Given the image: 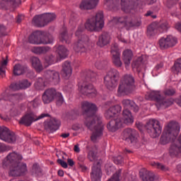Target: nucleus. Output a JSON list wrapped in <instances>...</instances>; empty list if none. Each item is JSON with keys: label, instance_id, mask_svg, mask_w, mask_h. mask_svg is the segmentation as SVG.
<instances>
[{"label": "nucleus", "instance_id": "obj_33", "mask_svg": "<svg viewBox=\"0 0 181 181\" xmlns=\"http://www.w3.org/2000/svg\"><path fill=\"white\" fill-rule=\"evenodd\" d=\"M123 107L133 110L134 112L139 111V107L132 100L124 99L122 101Z\"/></svg>", "mask_w": 181, "mask_h": 181}, {"label": "nucleus", "instance_id": "obj_48", "mask_svg": "<svg viewBox=\"0 0 181 181\" xmlns=\"http://www.w3.org/2000/svg\"><path fill=\"white\" fill-rule=\"evenodd\" d=\"M45 86H46V83H45V81H43V78H39L35 83V87L37 90H43Z\"/></svg>", "mask_w": 181, "mask_h": 181}, {"label": "nucleus", "instance_id": "obj_29", "mask_svg": "<svg viewBox=\"0 0 181 181\" xmlns=\"http://www.w3.org/2000/svg\"><path fill=\"white\" fill-rule=\"evenodd\" d=\"M139 175L143 181H155V174L146 169H141L139 171Z\"/></svg>", "mask_w": 181, "mask_h": 181}, {"label": "nucleus", "instance_id": "obj_46", "mask_svg": "<svg viewBox=\"0 0 181 181\" xmlns=\"http://www.w3.org/2000/svg\"><path fill=\"white\" fill-rule=\"evenodd\" d=\"M42 16L44 17L45 25H47L49 22H52V21H54V19H56V14L54 13H47L42 14Z\"/></svg>", "mask_w": 181, "mask_h": 181}, {"label": "nucleus", "instance_id": "obj_43", "mask_svg": "<svg viewBox=\"0 0 181 181\" xmlns=\"http://www.w3.org/2000/svg\"><path fill=\"white\" fill-rule=\"evenodd\" d=\"M25 73V66L17 64L13 67V74L14 76H21Z\"/></svg>", "mask_w": 181, "mask_h": 181}, {"label": "nucleus", "instance_id": "obj_52", "mask_svg": "<svg viewBox=\"0 0 181 181\" xmlns=\"http://www.w3.org/2000/svg\"><path fill=\"white\" fill-rule=\"evenodd\" d=\"M42 35L41 37V40H43V39H45V40H50L51 39V42H48L47 45H50V43H53V36H52V35L49 34L48 33H45V32H42Z\"/></svg>", "mask_w": 181, "mask_h": 181}, {"label": "nucleus", "instance_id": "obj_32", "mask_svg": "<svg viewBox=\"0 0 181 181\" xmlns=\"http://www.w3.org/2000/svg\"><path fill=\"white\" fill-rule=\"evenodd\" d=\"M134 57V54L131 49H125L122 52V60L126 67H128L131 64V61Z\"/></svg>", "mask_w": 181, "mask_h": 181}, {"label": "nucleus", "instance_id": "obj_63", "mask_svg": "<svg viewBox=\"0 0 181 181\" xmlns=\"http://www.w3.org/2000/svg\"><path fill=\"white\" fill-rule=\"evenodd\" d=\"M179 0H168L167 1V6L168 8H172L175 4H176Z\"/></svg>", "mask_w": 181, "mask_h": 181}, {"label": "nucleus", "instance_id": "obj_20", "mask_svg": "<svg viewBox=\"0 0 181 181\" xmlns=\"http://www.w3.org/2000/svg\"><path fill=\"white\" fill-rule=\"evenodd\" d=\"M121 110H122V107L119 105H113L105 112V117L107 119H111V118H114L115 115H118V114L121 113Z\"/></svg>", "mask_w": 181, "mask_h": 181}, {"label": "nucleus", "instance_id": "obj_8", "mask_svg": "<svg viewBox=\"0 0 181 181\" xmlns=\"http://www.w3.org/2000/svg\"><path fill=\"white\" fill-rule=\"evenodd\" d=\"M8 176L10 177H19L28 172V166L24 163L8 165Z\"/></svg>", "mask_w": 181, "mask_h": 181}, {"label": "nucleus", "instance_id": "obj_10", "mask_svg": "<svg viewBox=\"0 0 181 181\" xmlns=\"http://www.w3.org/2000/svg\"><path fill=\"white\" fill-rule=\"evenodd\" d=\"M45 117H50V115L42 113L37 117L35 113H28L21 119L19 124L25 125V127H30L33 122H35L38 119H42V118H45Z\"/></svg>", "mask_w": 181, "mask_h": 181}, {"label": "nucleus", "instance_id": "obj_58", "mask_svg": "<svg viewBox=\"0 0 181 181\" xmlns=\"http://www.w3.org/2000/svg\"><path fill=\"white\" fill-rule=\"evenodd\" d=\"M95 67H97V69H103V67L107 66V62L105 61H98L95 62Z\"/></svg>", "mask_w": 181, "mask_h": 181}, {"label": "nucleus", "instance_id": "obj_14", "mask_svg": "<svg viewBox=\"0 0 181 181\" xmlns=\"http://www.w3.org/2000/svg\"><path fill=\"white\" fill-rule=\"evenodd\" d=\"M78 90L83 95H92V97L97 95V90H95L94 86L88 82H83L82 84H79Z\"/></svg>", "mask_w": 181, "mask_h": 181}, {"label": "nucleus", "instance_id": "obj_19", "mask_svg": "<svg viewBox=\"0 0 181 181\" xmlns=\"http://www.w3.org/2000/svg\"><path fill=\"white\" fill-rule=\"evenodd\" d=\"M100 0H82L79 4V8L81 11H91L94 9L98 5Z\"/></svg>", "mask_w": 181, "mask_h": 181}, {"label": "nucleus", "instance_id": "obj_60", "mask_svg": "<svg viewBox=\"0 0 181 181\" xmlns=\"http://www.w3.org/2000/svg\"><path fill=\"white\" fill-rule=\"evenodd\" d=\"M33 108H37L40 105V99L39 98H35L33 101L30 102Z\"/></svg>", "mask_w": 181, "mask_h": 181}, {"label": "nucleus", "instance_id": "obj_24", "mask_svg": "<svg viewBox=\"0 0 181 181\" xmlns=\"http://www.w3.org/2000/svg\"><path fill=\"white\" fill-rule=\"evenodd\" d=\"M32 86V82L28 81V79H23L20 81L18 83H12L10 88L13 91H17L18 90H26Z\"/></svg>", "mask_w": 181, "mask_h": 181}, {"label": "nucleus", "instance_id": "obj_37", "mask_svg": "<svg viewBox=\"0 0 181 181\" xmlns=\"http://www.w3.org/2000/svg\"><path fill=\"white\" fill-rule=\"evenodd\" d=\"M54 48L60 59H66L69 56V50L64 45L55 46Z\"/></svg>", "mask_w": 181, "mask_h": 181}, {"label": "nucleus", "instance_id": "obj_31", "mask_svg": "<svg viewBox=\"0 0 181 181\" xmlns=\"http://www.w3.org/2000/svg\"><path fill=\"white\" fill-rule=\"evenodd\" d=\"M162 95H160V92L152 90L147 92L145 95L146 100H150L151 101H156L157 104L160 100Z\"/></svg>", "mask_w": 181, "mask_h": 181}, {"label": "nucleus", "instance_id": "obj_28", "mask_svg": "<svg viewBox=\"0 0 181 181\" xmlns=\"http://www.w3.org/2000/svg\"><path fill=\"white\" fill-rule=\"evenodd\" d=\"M169 153L172 158H176L181 154V144L177 141L173 143L169 148Z\"/></svg>", "mask_w": 181, "mask_h": 181}, {"label": "nucleus", "instance_id": "obj_5", "mask_svg": "<svg viewBox=\"0 0 181 181\" xmlns=\"http://www.w3.org/2000/svg\"><path fill=\"white\" fill-rule=\"evenodd\" d=\"M119 80V72L117 69H111L109 71L104 78V83L107 90L112 91L118 86Z\"/></svg>", "mask_w": 181, "mask_h": 181}, {"label": "nucleus", "instance_id": "obj_54", "mask_svg": "<svg viewBox=\"0 0 181 181\" xmlns=\"http://www.w3.org/2000/svg\"><path fill=\"white\" fill-rule=\"evenodd\" d=\"M83 30H84V28L83 27H78L77 30L75 33V35L76 37H78V40L81 39L83 40V36H86V35H83Z\"/></svg>", "mask_w": 181, "mask_h": 181}, {"label": "nucleus", "instance_id": "obj_42", "mask_svg": "<svg viewBox=\"0 0 181 181\" xmlns=\"http://www.w3.org/2000/svg\"><path fill=\"white\" fill-rule=\"evenodd\" d=\"M60 37L62 42H65L68 44L70 43V39H71V36L67 34V28L66 27L62 28Z\"/></svg>", "mask_w": 181, "mask_h": 181}, {"label": "nucleus", "instance_id": "obj_45", "mask_svg": "<svg viewBox=\"0 0 181 181\" xmlns=\"http://www.w3.org/2000/svg\"><path fill=\"white\" fill-rule=\"evenodd\" d=\"M172 71L174 74H179V73H181V59H178L175 62L172 67Z\"/></svg>", "mask_w": 181, "mask_h": 181}, {"label": "nucleus", "instance_id": "obj_55", "mask_svg": "<svg viewBox=\"0 0 181 181\" xmlns=\"http://www.w3.org/2000/svg\"><path fill=\"white\" fill-rule=\"evenodd\" d=\"M55 98H57V105H58V107H60L61 105H62L63 103H64L63 95H62V93L59 92L57 93V96L55 97Z\"/></svg>", "mask_w": 181, "mask_h": 181}, {"label": "nucleus", "instance_id": "obj_44", "mask_svg": "<svg viewBox=\"0 0 181 181\" xmlns=\"http://www.w3.org/2000/svg\"><path fill=\"white\" fill-rule=\"evenodd\" d=\"M151 166H153L156 169H158V170H162V172H168L169 170V167L158 162L151 163Z\"/></svg>", "mask_w": 181, "mask_h": 181}, {"label": "nucleus", "instance_id": "obj_56", "mask_svg": "<svg viewBox=\"0 0 181 181\" xmlns=\"http://www.w3.org/2000/svg\"><path fill=\"white\" fill-rule=\"evenodd\" d=\"M119 176H121V170L117 171L112 177L107 181H119Z\"/></svg>", "mask_w": 181, "mask_h": 181}, {"label": "nucleus", "instance_id": "obj_51", "mask_svg": "<svg viewBox=\"0 0 181 181\" xmlns=\"http://www.w3.org/2000/svg\"><path fill=\"white\" fill-rule=\"evenodd\" d=\"M8 64V61L6 59L4 60L1 63L0 66V77L2 78L5 77V66Z\"/></svg>", "mask_w": 181, "mask_h": 181}, {"label": "nucleus", "instance_id": "obj_15", "mask_svg": "<svg viewBox=\"0 0 181 181\" xmlns=\"http://www.w3.org/2000/svg\"><path fill=\"white\" fill-rule=\"evenodd\" d=\"M45 78L47 83L57 86L60 83V74L54 70H47L45 71Z\"/></svg>", "mask_w": 181, "mask_h": 181}, {"label": "nucleus", "instance_id": "obj_16", "mask_svg": "<svg viewBox=\"0 0 181 181\" xmlns=\"http://www.w3.org/2000/svg\"><path fill=\"white\" fill-rule=\"evenodd\" d=\"M158 43L160 49H169V47H173L177 45V38L173 37V35H168L165 38L162 37Z\"/></svg>", "mask_w": 181, "mask_h": 181}, {"label": "nucleus", "instance_id": "obj_3", "mask_svg": "<svg viewBox=\"0 0 181 181\" xmlns=\"http://www.w3.org/2000/svg\"><path fill=\"white\" fill-rule=\"evenodd\" d=\"M180 132V125L176 122H170L165 127L160 141L163 145L173 141Z\"/></svg>", "mask_w": 181, "mask_h": 181}, {"label": "nucleus", "instance_id": "obj_49", "mask_svg": "<svg viewBox=\"0 0 181 181\" xmlns=\"http://www.w3.org/2000/svg\"><path fill=\"white\" fill-rule=\"evenodd\" d=\"M88 159L90 160V162H93L97 159V151L95 148H92L90 150L88 153Z\"/></svg>", "mask_w": 181, "mask_h": 181}, {"label": "nucleus", "instance_id": "obj_62", "mask_svg": "<svg viewBox=\"0 0 181 181\" xmlns=\"http://www.w3.org/2000/svg\"><path fill=\"white\" fill-rule=\"evenodd\" d=\"M57 163H59V165H61V166L62 168H64V169H67V163H66L64 160H62V159H58L57 160Z\"/></svg>", "mask_w": 181, "mask_h": 181}, {"label": "nucleus", "instance_id": "obj_17", "mask_svg": "<svg viewBox=\"0 0 181 181\" xmlns=\"http://www.w3.org/2000/svg\"><path fill=\"white\" fill-rule=\"evenodd\" d=\"M57 93L58 92L56 91V89L53 88L45 90L42 95V100L44 104H50V103L56 98Z\"/></svg>", "mask_w": 181, "mask_h": 181}, {"label": "nucleus", "instance_id": "obj_2", "mask_svg": "<svg viewBox=\"0 0 181 181\" xmlns=\"http://www.w3.org/2000/svg\"><path fill=\"white\" fill-rule=\"evenodd\" d=\"M135 90V78L131 74H126L121 80L117 88V95H128Z\"/></svg>", "mask_w": 181, "mask_h": 181}, {"label": "nucleus", "instance_id": "obj_30", "mask_svg": "<svg viewBox=\"0 0 181 181\" xmlns=\"http://www.w3.org/2000/svg\"><path fill=\"white\" fill-rule=\"evenodd\" d=\"M123 119L122 121L124 124L127 125H129L131 124H134V116H132V113L128 109H124L122 112Z\"/></svg>", "mask_w": 181, "mask_h": 181}, {"label": "nucleus", "instance_id": "obj_18", "mask_svg": "<svg viewBox=\"0 0 181 181\" xmlns=\"http://www.w3.org/2000/svg\"><path fill=\"white\" fill-rule=\"evenodd\" d=\"M103 176V171L101 170V164L98 162L94 164L92 168V172L90 173V179L92 181H101Z\"/></svg>", "mask_w": 181, "mask_h": 181}, {"label": "nucleus", "instance_id": "obj_57", "mask_svg": "<svg viewBox=\"0 0 181 181\" xmlns=\"http://www.w3.org/2000/svg\"><path fill=\"white\" fill-rule=\"evenodd\" d=\"M141 66H144V64L142 63V59L141 58H139L137 61H135L132 64V66L134 69H137V70L139 69V67H141Z\"/></svg>", "mask_w": 181, "mask_h": 181}, {"label": "nucleus", "instance_id": "obj_1", "mask_svg": "<svg viewBox=\"0 0 181 181\" xmlns=\"http://www.w3.org/2000/svg\"><path fill=\"white\" fill-rule=\"evenodd\" d=\"M81 109L85 117L84 124L88 129L93 131L91 141L97 142V139L103 136V131H104V124L101 121V118L95 115L97 112V106L94 104L84 101L81 103Z\"/></svg>", "mask_w": 181, "mask_h": 181}, {"label": "nucleus", "instance_id": "obj_9", "mask_svg": "<svg viewBox=\"0 0 181 181\" xmlns=\"http://www.w3.org/2000/svg\"><path fill=\"white\" fill-rule=\"evenodd\" d=\"M23 158L22 155L15 151L8 153L6 157L4 159L2 165L3 168H8L12 165H18V163H21Z\"/></svg>", "mask_w": 181, "mask_h": 181}, {"label": "nucleus", "instance_id": "obj_61", "mask_svg": "<svg viewBox=\"0 0 181 181\" xmlns=\"http://www.w3.org/2000/svg\"><path fill=\"white\" fill-rule=\"evenodd\" d=\"M114 162L116 165H121L124 162V158H122V156H119L115 158Z\"/></svg>", "mask_w": 181, "mask_h": 181}, {"label": "nucleus", "instance_id": "obj_13", "mask_svg": "<svg viewBox=\"0 0 181 181\" xmlns=\"http://www.w3.org/2000/svg\"><path fill=\"white\" fill-rule=\"evenodd\" d=\"M138 132L136 130L132 128H127L122 132V139L129 144H136L138 141V139L136 138Z\"/></svg>", "mask_w": 181, "mask_h": 181}, {"label": "nucleus", "instance_id": "obj_36", "mask_svg": "<svg viewBox=\"0 0 181 181\" xmlns=\"http://www.w3.org/2000/svg\"><path fill=\"white\" fill-rule=\"evenodd\" d=\"M33 23L37 28H43L44 26H46V22L45 21L43 14L35 16L33 19Z\"/></svg>", "mask_w": 181, "mask_h": 181}, {"label": "nucleus", "instance_id": "obj_41", "mask_svg": "<svg viewBox=\"0 0 181 181\" xmlns=\"http://www.w3.org/2000/svg\"><path fill=\"white\" fill-rule=\"evenodd\" d=\"M104 5L109 11H112L118 6L117 0H105Z\"/></svg>", "mask_w": 181, "mask_h": 181}, {"label": "nucleus", "instance_id": "obj_59", "mask_svg": "<svg viewBox=\"0 0 181 181\" xmlns=\"http://www.w3.org/2000/svg\"><path fill=\"white\" fill-rule=\"evenodd\" d=\"M11 146L0 143V152H8V151H11Z\"/></svg>", "mask_w": 181, "mask_h": 181}, {"label": "nucleus", "instance_id": "obj_6", "mask_svg": "<svg viewBox=\"0 0 181 181\" xmlns=\"http://www.w3.org/2000/svg\"><path fill=\"white\" fill-rule=\"evenodd\" d=\"M146 132L151 138H158L162 134V127L159 121L151 119L145 125Z\"/></svg>", "mask_w": 181, "mask_h": 181}, {"label": "nucleus", "instance_id": "obj_39", "mask_svg": "<svg viewBox=\"0 0 181 181\" xmlns=\"http://www.w3.org/2000/svg\"><path fill=\"white\" fill-rule=\"evenodd\" d=\"M49 50V47H34L32 49L33 53H35V54H45Z\"/></svg>", "mask_w": 181, "mask_h": 181}, {"label": "nucleus", "instance_id": "obj_7", "mask_svg": "<svg viewBox=\"0 0 181 181\" xmlns=\"http://www.w3.org/2000/svg\"><path fill=\"white\" fill-rule=\"evenodd\" d=\"M117 22L121 23L124 28H125L127 30H129L131 28H135L138 26H141V19L136 18L134 16H124L118 18Z\"/></svg>", "mask_w": 181, "mask_h": 181}, {"label": "nucleus", "instance_id": "obj_50", "mask_svg": "<svg viewBox=\"0 0 181 181\" xmlns=\"http://www.w3.org/2000/svg\"><path fill=\"white\" fill-rule=\"evenodd\" d=\"M45 62L48 64H53L54 63H57V58H56L54 55L51 54L45 57Z\"/></svg>", "mask_w": 181, "mask_h": 181}, {"label": "nucleus", "instance_id": "obj_25", "mask_svg": "<svg viewBox=\"0 0 181 181\" xmlns=\"http://www.w3.org/2000/svg\"><path fill=\"white\" fill-rule=\"evenodd\" d=\"M111 42V36L108 33H103L98 37V40L97 42V45L99 47H104L107 45H110Z\"/></svg>", "mask_w": 181, "mask_h": 181}, {"label": "nucleus", "instance_id": "obj_47", "mask_svg": "<svg viewBox=\"0 0 181 181\" xmlns=\"http://www.w3.org/2000/svg\"><path fill=\"white\" fill-rule=\"evenodd\" d=\"M32 172L34 176H42L43 175V173L42 172V168H40V165L36 163L33 165Z\"/></svg>", "mask_w": 181, "mask_h": 181}, {"label": "nucleus", "instance_id": "obj_27", "mask_svg": "<svg viewBox=\"0 0 181 181\" xmlns=\"http://www.w3.org/2000/svg\"><path fill=\"white\" fill-rule=\"evenodd\" d=\"M122 11L126 13H129L135 8V1L138 0H121Z\"/></svg>", "mask_w": 181, "mask_h": 181}, {"label": "nucleus", "instance_id": "obj_64", "mask_svg": "<svg viewBox=\"0 0 181 181\" xmlns=\"http://www.w3.org/2000/svg\"><path fill=\"white\" fill-rule=\"evenodd\" d=\"M67 163H68V165H69V166H71V167H73V165H75L74 161L73 159H71V158H68V159H67Z\"/></svg>", "mask_w": 181, "mask_h": 181}, {"label": "nucleus", "instance_id": "obj_4", "mask_svg": "<svg viewBox=\"0 0 181 181\" xmlns=\"http://www.w3.org/2000/svg\"><path fill=\"white\" fill-rule=\"evenodd\" d=\"M104 14L103 11L96 13L95 17L89 18L85 23V28L90 32H100L104 28Z\"/></svg>", "mask_w": 181, "mask_h": 181}, {"label": "nucleus", "instance_id": "obj_40", "mask_svg": "<svg viewBox=\"0 0 181 181\" xmlns=\"http://www.w3.org/2000/svg\"><path fill=\"white\" fill-rule=\"evenodd\" d=\"M157 105H160V107H163V108H168V107H170V105H173V99H162V98L160 99V101H158Z\"/></svg>", "mask_w": 181, "mask_h": 181}, {"label": "nucleus", "instance_id": "obj_22", "mask_svg": "<svg viewBox=\"0 0 181 181\" xmlns=\"http://www.w3.org/2000/svg\"><path fill=\"white\" fill-rule=\"evenodd\" d=\"M61 124L60 120L52 118L45 124V128L47 131H49L52 133L56 132V131L60 128Z\"/></svg>", "mask_w": 181, "mask_h": 181}, {"label": "nucleus", "instance_id": "obj_21", "mask_svg": "<svg viewBox=\"0 0 181 181\" xmlns=\"http://www.w3.org/2000/svg\"><path fill=\"white\" fill-rule=\"evenodd\" d=\"M83 40L79 39L78 42H76L74 45V49L77 53L81 52L83 53L86 52V46H84L88 42V36L83 35Z\"/></svg>", "mask_w": 181, "mask_h": 181}, {"label": "nucleus", "instance_id": "obj_23", "mask_svg": "<svg viewBox=\"0 0 181 181\" xmlns=\"http://www.w3.org/2000/svg\"><path fill=\"white\" fill-rule=\"evenodd\" d=\"M122 125V119H121L120 117H117L115 119L110 120L107 125V128L108 131H110V132H115V131L119 129V128H121Z\"/></svg>", "mask_w": 181, "mask_h": 181}, {"label": "nucleus", "instance_id": "obj_11", "mask_svg": "<svg viewBox=\"0 0 181 181\" xmlns=\"http://www.w3.org/2000/svg\"><path fill=\"white\" fill-rule=\"evenodd\" d=\"M0 139L7 144H15L16 142V134L11 132L8 127H0Z\"/></svg>", "mask_w": 181, "mask_h": 181}, {"label": "nucleus", "instance_id": "obj_34", "mask_svg": "<svg viewBox=\"0 0 181 181\" xmlns=\"http://www.w3.org/2000/svg\"><path fill=\"white\" fill-rule=\"evenodd\" d=\"M73 73V69H71V64L69 62H65L62 65V76L65 78H69Z\"/></svg>", "mask_w": 181, "mask_h": 181}, {"label": "nucleus", "instance_id": "obj_38", "mask_svg": "<svg viewBox=\"0 0 181 181\" xmlns=\"http://www.w3.org/2000/svg\"><path fill=\"white\" fill-rule=\"evenodd\" d=\"M31 64L36 71L40 72L43 70V66L42 65V62H40V59L36 57H33L31 58Z\"/></svg>", "mask_w": 181, "mask_h": 181}, {"label": "nucleus", "instance_id": "obj_35", "mask_svg": "<svg viewBox=\"0 0 181 181\" xmlns=\"http://www.w3.org/2000/svg\"><path fill=\"white\" fill-rule=\"evenodd\" d=\"M156 33H158V25L156 23H153L147 28L146 36L149 39H152V37L156 35Z\"/></svg>", "mask_w": 181, "mask_h": 181}, {"label": "nucleus", "instance_id": "obj_12", "mask_svg": "<svg viewBox=\"0 0 181 181\" xmlns=\"http://www.w3.org/2000/svg\"><path fill=\"white\" fill-rule=\"evenodd\" d=\"M42 36H43L42 31H35L29 36L28 42L32 45H47L52 42V38H49V40H42Z\"/></svg>", "mask_w": 181, "mask_h": 181}, {"label": "nucleus", "instance_id": "obj_53", "mask_svg": "<svg viewBox=\"0 0 181 181\" xmlns=\"http://www.w3.org/2000/svg\"><path fill=\"white\" fill-rule=\"evenodd\" d=\"M163 94L168 97H172V95H175V94H176V90L172 88H166L163 90Z\"/></svg>", "mask_w": 181, "mask_h": 181}, {"label": "nucleus", "instance_id": "obj_26", "mask_svg": "<svg viewBox=\"0 0 181 181\" xmlns=\"http://www.w3.org/2000/svg\"><path fill=\"white\" fill-rule=\"evenodd\" d=\"M112 62L115 67H122V61H121V53L118 49H112Z\"/></svg>", "mask_w": 181, "mask_h": 181}]
</instances>
